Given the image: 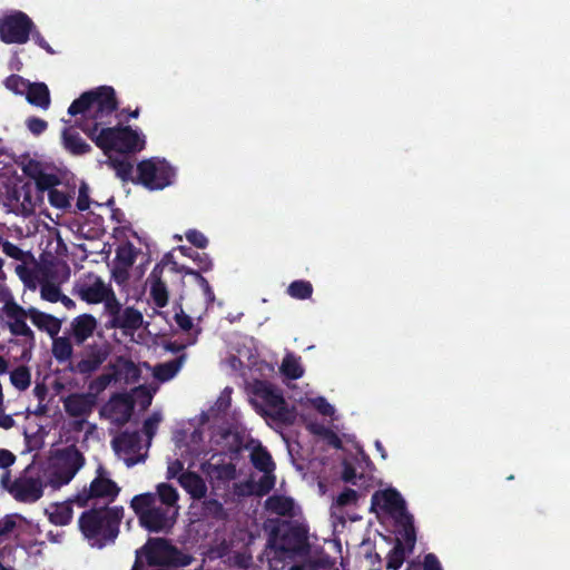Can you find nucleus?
<instances>
[{
    "instance_id": "1",
    "label": "nucleus",
    "mask_w": 570,
    "mask_h": 570,
    "mask_svg": "<svg viewBox=\"0 0 570 570\" xmlns=\"http://www.w3.org/2000/svg\"><path fill=\"white\" fill-rule=\"evenodd\" d=\"M118 109L116 91L112 87L100 86L85 91L75 99L68 108L72 117L83 115L85 119L79 124L81 131L105 155L111 151L118 154H134L145 147V140L138 131L130 126L110 127V117Z\"/></svg>"
},
{
    "instance_id": "2",
    "label": "nucleus",
    "mask_w": 570,
    "mask_h": 570,
    "mask_svg": "<svg viewBox=\"0 0 570 570\" xmlns=\"http://www.w3.org/2000/svg\"><path fill=\"white\" fill-rule=\"evenodd\" d=\"M124 512L121 505L89 509L80 514L79 529L92 548L102 549L117 539Z\"/></svg>"
},
{
    "instance_id": "3",
    "label": "nucleus",
    "mask_w": 570,
    "mask_h": 570,
    "mask_svg": "<svg viewBox=\"0 0 570 570\" xmlns=\"http://www.w3.org/2000/svg\"><path fill=\"white\" fill-rule=\"evenodd\" d=\"M130 508L138 518L139 524L149 532L168 533L176 522L177 510L157 505V497L151 492L135 495Z\"/></svg>"
},
{
    "instance_id": "4",
    "label": "nucleus",
    "mask_w": 570,
    "mask_h": 570,
    "mask_svg": "<svg viewBox=\"0 0 570 570\" xmlns=\"http://www.w3.org/2000/svg\"><path fill=\"white\" fill-rule=\"evenodd\" d=\"M273 547L283 553H299L308 548V529L297 521H279L269 534Z\"/></svg>"
},
{
    "instance_id": "5",
    "label": "nucleus",
    "mask_w": 570,
    "mask_h": 570,
    "mask_svg": "<svg viewBox=\"0 0 570 570\" xmlns=\"http://www.w3.org/2000/svg\"><path fill=\"white\" fill-rule=\"evenodd\" d=\"M174 177L175 170L165 159L150 158L138 163L134 181L148 190H161L171 185Z\"/></svg>"
},
{
    "instance_id": "6",
    "label": "nucleus",
    "mask_w": 570,
    "mask_h": 570,
    "mask_svg": "<svg viewBox=\"0 0 570 570\" xmlns=\"http://www.w3.org/2000/svg\"><path fill=\"white\" fill-rule=\"evenodd\" d=\"M106 314L109 316L106 323V328H119L124 334H132L139 330L144 322V316L140 311L135 307L128 306L122 308L118 298H112L107 304Z\"/></svg>"
},
{
    "instance_id": "7",
    "label": "nucleus",
    "mask_w": 570,
    "mask_h": 570,
    "mask_svg": "<svg viewBox=\"0 0 570 570\" xmlns=\"http://www.w3.org/2000/svg\"><path fill=\"white\" fill-rule=\"evenodd\" d=\"M32 465H28L23 472L13 480L9 489V494L20 503L32 504L43 497L46 483L37 475L32 476L30 471Z\"/></svg>"
},
{
    "instance_id": "8",
    "label": "nucleus",
    "mask_w": 570,
    "mask_h": 570,
    "mask_svg": "<svg viewBox=\"0 0 570 570\" xmlns=\"http://www.w3.org/2000/svg\"><path fill=\"white\" fill-rule=\"evenodd\" d=\"M35 28L33 21L24 12L17 11L0 21V39L8 45H23Z\"/></svg>"
},
{
    "instance_id": "9",
    "label": "nucleus",
    "mask_w": 570,
    "mask_h": 570,
    "mask_svg": "<svg viewBox=\"0 0 570 570\" xmlns=\"http://www.w3.org/2000/svg\"><path fill=\"white\" fill-rule=\"evenodd\" d=\"M178 550L164 538H149L140 551H137V559L145 557L150 567L176 564Z\"/></svg>"
},
{
    "instance_id": "10",
    "label": "nucleus",
    "mask_w": 570,
    "mask_h": 570,
    "mask_svg": "<svg viewBox=\"0 0 570 570\" xmlns=\"http://www.w3.org/2000/svg\"><path fill=\"white\" fill-rule=\"evenodd\" d=\"M75 292L88 304L104 303L105 312L107 311V304L112 298H117L111 286L94 274H89L87 281L77 284Z\"/></svg>"
},
{
    "instance_id": "11",
    "label": "nucleus",
    "mask_w": 570,
    "mask_h": 570,
    "mask_svg": "<svg viewBox=\"0 0 570 570\" xmlns=\"http://www.w3.org/2000/svg\"><path fill=\"white\" fill-rule=\"evenodd\" d=\"M135 404L132 394L115 393L100 410V415L109 417L117 426H124L130 421Z\"/></svg>"
},
{
    "instance_id": "12",
    "label": "nucleus",
    "mask_w": 570,
    "mask_h": 570,
    "mask_svg": "<svg viewBox=\"0 0 570 570\" xmlns=\"http://www.w3.org/2000/svg\"><path fill=\"white\" fill-rule=\"evenodd\" d=\"M110 354V346L107 343H94L85 347L83 357L75 365L71 371L80 375H90L98 371Z\"/></svg>"
},
{
    "instance_id": "13",
    "label": "nucleus",
    "mask_w": 570,
    "mask_h": 570,
    "mask_svg": "<svg viewBox=\"0 0 570 570\" xmlns=\"http://www.w3.org/2000/svg\"><path fill=\"white\" fill-rule=\"evenodd\" d=\"M120 489L117 483L108 478L98 475L89 485V490H83L76 497V503L79 507L88 505V501L95 498H104L114 501L119 494Z\"/></svg>"
},
{
    "instance_id": "14",
    "label": "nucleus",
    "mask_w": 570,
    "mask_h": 570,
    "mask_svg": "<svg viewBox=\"0 0 570 570\" xmlns=\"http://www.w3.org/2000/svg\"><path fill=\"white\" fill-rule=\"evenodd\" d=\"M8 318L7 326L9 332L13 336H21L24 338V343L33 346L36 343V336L33 331L27 324L29 318L28 308L21 305H13L9 307V311L4 313Z\"/></svg>"
},
{
    "instance_id": "15",
    "label": "nucleus",
    "mask_w": 570,
    "mask_h": 570,
    "mask_svg": "<svg viewBox=\"0 0 570 570\" xmlns=\"http://www.w3.org/2000/svg\"><path fill=\"white\" fill-rule=\"evenodd\" d=\"M83 119L85 116L81 115V119H76L75 124L66 121V126L61 131V145L65 150L72 156H83L92 150L91 146L78 131L81 130L79 124L82 122Z\"/></svg>"
},
{
    "instance_id": "16",
    "label": "nucleus",
    "mask_w": 570,
    "mask_h": 570,
    "mask_svg": "<svg viewBox=\"0 0 570 570\" xmlns=\"http://www.w3.org/2000/svg\"><path fill=\"white\" fill-rule=\"evenodd\" d=\"M379 505L385 512L397 518H404L410 514L406 510V504L401 493L395 489H387L384 491H376L372 495V507Z\"/></svg>"
},
{
    "instance_id": "17",
    "label": "nucleus",
    "mask_w": 570,
    "mask_h": 570,
    "mask_svg": "<svg viewBox=\"0 0 570 570\" xmlns=\"http://www.w3.org/2000/svg\"><path fill=\"white\" fill-rule=\"evenodd\" d=\"M66 413L71 417H87L97 405L94 393H71L62 401Z\"/></svg>"
},
{
    "instance_id": "18",
    "label": "nucleus",
    "mask_w": 570,
    "mask_h": 570,
    "mask_svg": "<svg viewBox=\"0 0 570 570\" xmlns=\"http://www.w3.org/2000/svg\"><path fill=\"white\" fill-rule=\"evenodd\" d=\"M57 464L67 470L65 480H72L85 464V456L76 445H69L56 453Z\"/></svg>"
},
{
    "instance_id": "19",
    "label": "nucleus",
    "mask_w": 570,
    "mask_h": 570,
    "mask_svg": "<svg viewBox=\"0 0 570 570\" xmlns=\"http://www.w3.org/2000/svg\"><path fill=\"white\" fill-rule=\"evenodd\" d=\"M97 320L91 314H81L71 322V337L76 345H82L97 328Z\"/></svg>"
},
{
    "instance_id": "20",
    "label": "nucleus",
    "mask_w": 570,
    "mask_h": 570,
    "mask_svg": "<svg viewBox=\"0 0 570 570\" xmlns=\"http://www.w3.org/2000/svg\"><path fill=\"white\" fill-rule=\"evenodd\" d=\"M163 267L157 264L148 276L150 283V297L157 307H165L168 304V289L161 279Z\"/></svg>"
},
{
    "instance_id": "21",
    "label": "nucleus",
    "mask_w": 570,
    "mask_h": 570,
    "mask_svg": "<svg viewBox=\"0 0 570 570\" xmlns=\"http://www.w3.org/2000/svg\"><path fill=\"white\" fill-rule=\"evenodd\" d=\"M29 320L40 331L47 332L51 337L57 336L61 322L51 314L39 311L36 307L28 308Z\"/></svg>"
},
{
    "instance_id": "22",
    "label": "nucleus",
    "mask_w": 570,
    "mask_h": 570,
    "mask_svg": "<svg viewBox=\"0 0 570 570\" xmlns=\"http://www.w3.org/2000/svg\"><path fill=\"white\" fill-rule=\"evenodd\" d=\"M181 488L190 494L193 499L200 500L207 493V485L204 479L196 472L186 471L178 476Z\"/></svg>"
},
{
    "instance_id": "23",
    "label": "nucleus",
    "mask_w": 570,
    "mask_h": 570,
    "mask_svg": "<svg viewBox=\"0 0 570 570\" xmlns=\"http://www.w3.org/2000/svg\"><path fill=\"white\" fill-rule=\"evenodd\" d=\"M265 509L279 517L293 518L295 515V502L292 498L274 494L265 501Z\"/></svg>"
},
{
    "instance_id": "24",
    "label": "nucleus",
    "mask_w": 570,
    "mask_h": 570,
    "mask_svg": "<svg viewBox=\"0 0 570 570\" xmlns=\"http://www.w3.org/2000/svg\"><path fill=\"white\" fill-rule=\"evenodd\" d=\"M255 394L272 410L285 403L282 392L266 382H259L256 385Z\"/></svg>"
},
{
    "instance_id": "25",
    "label": "nucleus",
    "mask_w": 570,
    "mask_h": 570,
    "mask_svg": "<svg viewBox=\"0 0 570 570\" xmlns=\"http://www.w3.org/2000/svg\"><path fill=\"white\" fill-rule=\"evenodd\" d=\"M26 98L30 105L45 110L50 106V92L43 82L30 83Z\"/></svg>"
},
{
    "instance_id": "26",
    "label": "nucleus",
    "mask_w": 570,
    "mask_h": 570,
    "mask_svg": "<svg viewBox=\"0 0 570 570\" xmlns=\"http://www.w3.org/2000/svg\"><path fill=\"white\" fill-rule=\"evenodd\" d=\"M202 468L209 476L222 482H229L234 480L237 474L236 465L232 462L223 464L204 463Z\"/></svg>"
},
{
    "instance_id": "27",
    "label": "nucleus",
    "mask_w": 570,
    "mask_h": 570,
    "mask_svg": "<svg viewBox=\"0 0 570 570\" xmlns=\"http://www.w3.org/2000/svg\"><path fill=\"white\" fill-rule=\"evenodd\" d=\"M117 381H124L126 384H132L139 381L141 371L130 360L119 358V367L112 366Z\"/></svg>"
},
{
    "instance_id": "28",
    "label": "nucleus",
    "mask_w": 570,
    "mask_h": 570,
    "mask_svg": "<svg viewBox=\"0 0 570 570\" xmlns=\"http://www.w3.org/2000/svg\"><path fill=\"white\" fill-rule=\"evenodd\" d=\"M157 497V502H160L164 508H170L171 511L177 510L178 511V499L179 494L171 484L169 483H159L157 485V493H155Z\"/></svg>"
},
{
    "instance_id": "29",
    "label": "nucleus",
    "mask_w": 570,
    "mask_h": 570,
    "mask_svg": "<svg viewBox=\"0 0 570 570\" xmlns=\"http://www.w3.org/2000/svg\"><path fill=\"white\" fill-rule=\"evenodd\" d=\"M250 461L255 469L264 473L272 472L275 466L272 455L263 446H257L252 451Z\"/></svg>"
},
{
    "instance_id": "30",
    "label": "nucleus",
    "mask_w": 570,
    "mask_h": 570,
    "mask_svg": "<svg viewBox=\"0 0 570 570\" xmlns=\"http://www.w3.org/2000/svg\"><path fill=\"white\" fill-rule=\"evenodd\" d=\"M141 438L138 431H125L115 440V446H119L126 453H134L140 448Z\"/></svg>"
},
{
    "instance_id": "31",
    "label": "nucleus",
    "mask_w": 570,
    "mask_h": 570,
    "mask_svg": "<svg viewBox=\"0 0 570 570\" xmlns=\"http://www.w3.org/2000/svg\"><path fill=\"white\" fill-rule=\"evenodd\" d=\"M51 351H52L53 357L59 363L69 361L71 358L72 352H73L72 344H71L70 340L65 336H59V337L53 336Z\"/></svg>"
},
{
    "instance_id": "32",
    "label": "nucleus",
    "mask_w": 570,
    "mask_h": 570,
    "mask_svg": "<svg viewBox=\"0 0 570 570\" xmlns=\"http://www.w3.org/2000/svg\"><path fill=\"white\" fill-rule=\"evenodd\" d=\"M396 522L402 527L401 534L407 547V552L411 553L416 542V531L414 527L413 515L407 514L404 518H397Z\"/></svg>"
},
{
    "instance_id": "33",
    "label": "nucleus",
    "mask_w": 570,
    "mask_h": 570,
    "mask_svg": "<svg viewBox=\"0 0 570 570\" xmlns=\"http://www.w3.org/2000/svg\"><path fill=\"white\" fill-rule=\"evenodd\" d=\"M136 257L137 250L130 242H127L118 246V248L116 249L117 265L118 267H122L124 271H127L134 265Z\"/></svg>"
},
{
    "instance_id": "34",
    "label": "nucleus",
    "mask_w": 570,
    "mask_h": 570,
    "mask_svg": "<svg viewBox=\"0 0 570 570\" xmlns=\"http://www.w3.org/2000/svg\"><path fill=\"white\" fill-rule=\"evenodd\" d=\"M183 363V356L166 363L158 364L155 367L154 375L157 380L165 382L171 380L179 371Z\"/></svg>"
},
{
    "instance_id": "35",
    "label": "nucleus",
    "mask_w": 570,
    "mask_h": 570,
    "mask_svg": "<svg viewBox=\"0 0 570 570\" xmlns=\"http://www.w3.org/2000/svg\"><path fill=\"white\" fill-rule=\"evenodd\" d=\"M268 415L276 422L282 423L284 425H292L296 421V410L294 406L289 407L285 402L279 406H275Z\"/></svg>"
},
{
    "instance_id": "36",
    "label": "nucleus",
    "mask_w": 570,
    "mask_h": 570,
    "mask_svg": "<svg viewBox=\"0 0 570 570\" xmlns=\"http://www.w3.org/2000/svg\"><path fill=\"white\" fill-rule=\"evenodd\" d=\"M10 382L19 391H26L31 384V373L28 366L19 365L10 372Z\"/></svg>"
},
{
    "instance_id": "37",
    "label": "nucleus",
    "mask_w": 570,
    "mask_h": 570,
    "mask_svg": "<svg viewBox=\"0 0 570 570\" xmlns=\"http://www.w3.org/2000/svg\"><path fill=\"white\" fill-rule=\"evenodd\" d=\"M26 173L35 179L37 188L41 191H50L51 189H55V186L60 183L58 176L55 174L45 173L42 170H38L37 173H30L26 170Z\"/></svg>"
},
{
    "instance_id": "38",
    "label": "nucleus",
    "mask_w": 570,
    "mask_h": 570,
    "mask_svg": "<svg viewBox=\"0 0 570 570\" xmlns=\"http://www.w3.org/2000/svg\"><path fill=\"white\" fill-rule=\"evenodd\" d=\"M287 294L296 299H307L313 294V286L308 281H294L287 287Z\"/></svg>"
},
{
    "instance_id": "39",
    "label": "nucleus",
    "mask_w": 570,
    "mask_h": 570,
    "mask_svg": "<svg viewBox=\"0 0 570 570\" xmlns=\"http://www.w3.org/2000/svg\"><path fill=\"white\" fill-rule=\"evenodd\" d=\"M281 371L283 375L289 380H297L304 374V370L302 368L298 360L292 355L284 357L281 365Z\"/></svg>"
},
{
    "instance_id": "40",
    "label": "nucleus",
    "mask_w": 570,
    "mask_h": 570,
    "mask_svg": "<svg viewBox=\"0 0 570 570\" xmlns=\"http://www.w3.org/2000/svg\"><path fill=\"white\" fill-rule=\"evenodd\" d=\"M49 521L55 525H67L72 520V509L66 504H57L48 515Z\"/></svg>"
},
{
    "instance_id": "41",
    "label": "nucleus",
    "mask_w": 570,
    "mask_h": 570,
    "mask_svg": "<svg viewBox=\"0 0 570 570\" xmlns=\"http://www.w3.org/2000/svg\"><path fill=\"white\" fill-rule=\"evenodd\" d=\"M405 560V548L401 540L396 539L395 546L387 554L386 568L399 570Z\"/></svg>"
},
{
    "instance_id": "42",
    "label": "nucleus",
    "mask_w": 570,
    "mask_h": 570,
    "mask_svg": "<svg viewBox=\"0 0 570 570\" xmlns=\"http://www.w3.org/2000/svg\"><path fill=\"white\" fill-rule=\"evenodd\" d=\"M179 252L184 256L189 257L193 261L197 262L200 271L207 272V271L212 269L213 263L206 253H198V252L194 250L193 248L186 247V246H180Z\"/></svg>"
},
{
    "instance_id": "43",
    "label": "nucleus",
    "mask_w": 570,
    "mask_h": 570,
    "mask_svg": "<svg viewBox=\"0 0 570 570\" xmlns=\"http://www.w3.org/2000/svg\"><path fill=\"white\" fill-rule=\"evenodd\" d=\"M40 296L47 302L57 303L61 298V289L55 283L43 279L40 282Z\"/></svg>"
},
{
    "instance_id": "44",
    "label": "nucleus",
    "mask_w": 570,
    "mask_h": 570,
    "mask_svg": "<svg viewBox=\"0 0 570 570\" xmlns=\"http://www.w3.org/2000/svg\"><path fill=\"white\" fill-rule=\"evenodd\" d=\"M112 381H117V375L112 373H102L89 383V393L98 394L105 391Z\"/></svg>"
},
{
    "instance_id": "45",
    "label": "nucleus",
    "mask_w": 570,
    "mask_h": 570,
    "mask_svg": "<svg viewBox=\"0 0 570 570\" xmlns=\"http://www.w3.org/2000/svg\"><path fill=\"white\" fill-rule=\"evenodd\" d=\"M204 515L216 520H224L226 517L223 504L216 499H209L204 502Z\"/></svg>"
},
{
    "instance_id": "46",
    "label": "nucleus",
    "mask_w": 570,
    "mask_h": 570,
    "mask_svg": "<svg viewBox=\"0 0 570 570\" xmlns=\"http://www.w3.org/2000/svg\"><path fill=\"white\" fill-rule=\"evenodd\" d=\"M4 85L10 91L23 95L24 92L27 94L30 82L19 75H10L6 78Z\"/></svg>"
},
{
    "instance_id": "47",
    "label": "nucleus",
    "mask_w": 570,
    "mask_h": 570,
    "mask_svg": "<svg viewBox=\"0 0 570 570\" xmlns=\"http://www.w3.org/2000/svg\"><path fill=\"white\" fill-rule=\"evenodd\" d=\"M17 519H23L19 514H7L0 519V543L9 538L17 527Z\"/></svg>"
},
{
    "instance_id": "48",
    "label": "nucleus",
    "mask_w": 570,
    "mask_h": 570,
    "mask_svg": "<svg viewBox=\"0 0 570 570\" xmlns=\"http://www.w3.org/2000/svg\"><path fill=\"white\" fill-rule=\"evenodd\" d=\"M110 166L115 169L117 176L122 180H128L132 173V165L125 159L111 158Z\"/></svg>"
},
{
    "instance_id": "49",
    "label": "nucleus",
    "mask_w": 570,
    "mask_h": 570,
    "mask_svg": "<svg viewBox=\"0 0 570 570\" xmlns=\"http://www.w3.org/2000/svg\"><path fill=\"white\" fill-rule=\"evenodd\" d=\"M49 202L51 206L59 209H66L70 206L69 195L56 188L49 191Z\"/></svg>"
},
{
    "instance_id": "50",
    "label": "nucleus",
    "mask_w": 570,
    "mask_h": 570,
    "mask_svg": "<svg viewBox=\"0 0 570 570\" xmlns=\"http://www.w3.org/2000/svg\"><path fill=\"white\" fill-rule=\"evenodd\" d=\"M135 401L139 403L142 410H146L153 401V395L145 385L134 389Z\"/></svg>"
},
{
    "instance_id": "51",
    "label": "nucleus",
    "mask_w": 570,
    "mask_h": 570,
    "mask_svg": "<svg viewBox=\"0 0 570 570\" xmlns=\"http://www.w3.org/2000/svg\"><path fill=\"white\" fill-rule=\"evenodd\" d=\"M186 273L190 274L197 278L200 287L204 291V294H205V297L207 298V301L214 302L215 294H214L212 286L209 285L208 281L198 271L186 269Z\"/></svg>"
},
{
    "instance_id": "52",
    "label": "nucleus",
    "mask_w": 570,
    "mask_h": 570,
    "mask_svg": "<svg viewBox=\"0 0 570 570\" xmlns=\"http://www.w3.org/2000/svg\"><path fill=\"white\" fill-rule=\"evenodd\" d=\"M186 239L197 248H206L208 245L207 237L197 229H189L186 232Z\"/></svg>"
},
{
    "instance_id": "53",
    "label": "nucleus",
    "mask_w": 570,
    "mask_h": 570,
    "mask_svg": "<svg viewBox=\"0 0 570 570\" xmlns=\"http://www.w3.org/2000/svg\"><path fill=\"white\" fill-rule=\"evenodd\" d=\"M315 434H320V435H324L327 440V443L330 445H332L333 448L335 449H342V440L340 439V436L333 432L332 430L330 429H325L323 426L321 428H314L312 430Z\"/></svg>"
},
{
    "instance_id": "54",
    "label": "nucleus",
    "mask_w": 570,
    "mask_h": 570,
    "mask_svg": "<svg viewBox=\"0 0 570 570\" xmlns=\"http://www.w3.org/2000/svg\"><path fill=\"white\" fill-rule=\"evenodd\" d=\"M160 421L161 416L158 413H153L145 420L142 424V432L147 435V438L151 439L156 434Z\"/></svg>"
},
{
    "instance_id": "55",
    "label": "nucleus",
    "mask_w": 570,
    "mask_h": 570,
    "mask_svg": "<svg viewBox=\"0 0 570 570\" xmlns=\"http://www.w3.org/2000/svg\"><path fill=\"white\" fill-rule=\"evenodd\" d=\"M66 473L67 470L62 469L60 465L57 464L55 471L50 475L49 484L52 488H60L65 484H68L71 480H65Z\"/></svg>"
},
{
    "instance_id": "56",
    "label": "nucleus",
    "mask_w": 570,
    "mask_h": 570,
    "mask_svg": "<svg viewBox=\"0 0 570 570\" xmlns=\"http://www.w3.org/2000/svg\"><path fill=\"white\" fill-rule=\"evenodd\" d=\"M66 473L67 470L62 469L60 465L57 464L55 471L50 475L49 484L52 488H60L65 484H68L71 480H65Z\"/></svg>"
},
{
    "instance_id": "57",
    "label": "nucleus",
    "mask_w": 570,
    "mask_h": 570,
    "mask_svg": "<svg viewBox=\"0 0 570 570\" xmlns=\"http://www.w3.org/2000/svg\"><path fill=\"white\" fill-rule=\"evenodd\" d=\"M27 128L36 136L41 135L48 128V122L39 117H30L27 119Z\"/></svg>"
},
{
    "instance_id": "58",
    "label": "nucleus",
    "mask_w": 570,
    "mask_h": 570,
    "mask_svg": "<svg viewBox=\"0 0 570 570\" xmlns=\"http://www.w3.org/2000/svg\"><path fill=\"white\" fill-rule=\"evenodd\" d=\"M357 501V492L353 489H344L336 498V504L338 507H346Z\"/></svg>"
},
{
    "instance_id": "59",
    "label": "nucleus",
    "mask_w": 570,
    "mask_h": 570,
    "mask_svg": "<svg viewBox=\"0 0 570 570\" xmlns=\"http://www.w3.org/2000/svg\"><path fill=\"white\" fill-rule=\"evenodd\" d=\"M274 484H275L274 478L271 475H267V473H265V475H263L258 480V482L256 484L255 493L257 495H265V494L269 493V491L274 488Z\"/></svg>"
},
{
    "instance_id": "60",
    "label": "nucleus",
    "mask_w": 570,
    "mask_h": 570,
    "mask_svg": "<svg viewBox=\"0 0 570 570\" xmlns=\"http://www.w3.org/2000/svg\"><path fill=\"white\" fill-rule=\"evenodd\" d=\"M76 206L80 212L87 210L90 206L89 188L86 184H81L79 187Z\"/></svg>"
},
{
    "instance_id": "61",
    "label": "nucleus",
    "mask_w": 570,
    "mask_h": 570,
    "mask_svg": "<svg viewBox=\"0 0 570 570\" xmlns=\"http://www.w3.org/2000/svg\"><path fill=\"white\" fill-rule=\"evenodd\" d=\"M0 303H3L2 311L3 313L9 311L10 306L19 305L11 293V291L6 286L0 284Z\"/></svg>"
},
{
    "instance_id": "62",
    "label": "nucleus",
    "mask_w": 570,
    "mask_h": 570,
    "mask_svg": "<svg viewBox=\"0 0 570 570\" xmlns=\"http://www.w3.org/2000/svg\"><path fill=\"white\" fill-rule=\"evenodd\" d=\"M2 252L7 256L14 258L17 261H23L24 258L23 250L9 240H4V243H2Z\"/></svg>"
},
{
    "instance_id": "63",
    "label": "nucleus",
    "mask_w": 570,
    "mask_h": 570,
    "mask_svg": "<svg viewBox=\"0 0 570 570\" xmlns=\"http://www.w3.org/2000/svg\"><path fill=\"white\" fill-rule=\"evenodd\" d=\"M175 321L178 327L185 332L190 331L194 326L191 317L187 315L181 307L180 311L175 314Z\"/></svg>"
},
{
    "instance_id": "64",
    "label": "nucleus",
    "mask_w": 570,
    "mask_h": 570,
    "mask_svg": "<svg viewBox=\"0 0 570 570\" xmlns=\"http://www.w3.org/2000/svg\"><path fill=\"white\" fill-rule=\"evenodd\" d=\"M424 570H443L442 564L434 553H428L423 560Z\"/></svg>"
}]
</instances>
